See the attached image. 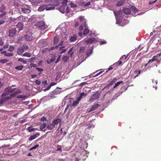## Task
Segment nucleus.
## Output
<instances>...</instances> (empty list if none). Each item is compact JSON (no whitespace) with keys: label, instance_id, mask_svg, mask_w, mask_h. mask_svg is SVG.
Returning a JSON list of instances; mask_svg holds the SVG:
<instances>
[{"label":"nucleus","instance_id":"obj_24","mask_svg":"<svg viewBox=\"0 0 161 161\" xmlns=\"http://www.w3.org/2000/svg\"><path fill=\"white\" fill-rule=\"evenodd\" d=\"M69 59V58L67 56H64L62 58V60L64 61V62H65L67 61Z\"/></svg>","mask_w":161,"mask_h":161},{"label":"nucleus","instance_id":"obj_61","mask_svg":"<svg viewBox=\"0 0 161 161\" xmlns=\"http://www.w3.org/2000/svg\"><path fill=\"white\" fill-rule=\"evenodd\" d=\"M36 69L38 70V71L40 72H41L43 71V69H42L38 68L37 67H36Z\"/></svg>","mask_w":161,"mask_h":161},{"label":"nucleus","instance_id":"obj_38","mask_svg":"<svg viewBox=\"0 0 161 161\" xmlns=\"http://www.w3.org/2000/svg\"><path fill=\"white\" fill-rule=\"evenodd\" d=\"M36 57H32L30 59H29V62L30 63L34 62V60H35L36 59Z\"/></svg>","mask_w":161,"mask_h":161},{"label":"nucleus","instance_id":"obj_20","mask_svg":"<svg viewBox=\"0 0 161 161\" xmlns=\"http://www.w3.org/2000/svg\"><path fill=\"white\" fill-rule=\"evenodd\" d=\"M95 40V38L94 37H92L91 38H88L86 41V42L87 44H90L94 42Z\"/></svg>","mask_w":161,"mask_h":161},{"label":"nucleus","instance_id":"obj_56","mask_svg":"<svg viewBox=\"0 0 161 161\" xmlns=\"http://www.w3.org/2000/svg\"><path fill=\"white\" fill-rule=\"evenodd\" d=\"M18 98H25V96L22 95H20L18 96V97H17Z\"/></svg>","mask_w":161,"mask_h":161},{"label":"nucleus","instance_id":"obj_46","mask_svg":"<svg viewBox=\"0 0 161 161\" xmlns=\"http://www.w3.org/2000/svg\"><path fill=\"white\" fill-rule=\"evenodd\" d=\"M35 82L36 84L37 85H39L41 84V82L40 80H37L35 81Z\"/></svg>","mask_w":161,"mask_h":161},{"label":"nucleus","instance_id":"obj_45","mask_svg":"<svg viewBox=\"0 0 161 161\" xmlns=\"http://www.w3.org/2000/svg\"><path fill=\"white\" fill-rule=\"evenodd\" d=\"M60 76L59 75H58L55 78V80L56 81L58 80L60 78Z\"/></svg>","mask_w":161,"mask_h":161},{"label":"nucleus","instance_id":"obj_48","mask_svg":"<svg viewBox=\"0 0 161 161\" xmlns=\"http://www.w3.org/2000/svg\"><path fill=\"white\" fill-rule=\"evenodd\" d=\"M119 11H116L114 12V14L116 16H119Z\"/></svg>","mask_w":161,"mask_h":161},{"label":"nucleus","instance_id":"obj_50","mask_svg":"<svg viewBox=\"0 0 161 161\" xmlns=\"http://www.w3.org/2000/svg\"><path fill=\"white\" fill-rule=\"evenodd\" d=\"M46 120H47L46 118L44 117H42L41 119V121H42V122L45 121Z\"/></svg>","mask_w":161,"mask_h":161},{"label":"nucleus","instance_id":"obj_54","mask_svg":"<svg viewBox=\"0 0 161 161\" xmlns=\"http://www.w3.org/2000/svg\"><path fill=\"white\" fill-rule=\"evenodd\" d=\"M1 13H2V14H0V17L3 16L6 14V13L5 12H2Z\"/></svg>","mask_w":161,"mask_h":161},{"label":"nucleus","instance_id":"obj_49","mask_svg":"<svg viewBox=\"0 0 161 161\" xmlns=\"http://www.w3.org/2000/svg\"><path fill=\"white\" fill-rule=\"evenodd\" d=\"M90 4H91L90 2H88L86 3H85V4H84V7H87V6H88L90 5Z\"/></svg>","mask_w":161,"mask_h":161},{"label":"nucleus","instance_id":"obj_29","mask_svg":"<svg viewBox=\"0 0 161 161\" xmlns=\"http://www.w3.org/2000/svg\"><path fill=\"white\" fill-rule=\"evenodd\" d=\"M23 56L25 57H30L31 56V54L30 53H28L27 52H25L23 54Z\"/></svg>","mask_w":161,"mask_h":161},{"label":"nucleus","instance_id":"obj_44","mask_svg":"<svg viewBox=\"0 0 161 161\" xmlns=\"http://www.w3.org/2000/svg\"><path fill=\"white\" fill-rule=\"evenodd\" d=\"M152 59H153V61H156V60H157V59H158V58L157 57V56H156V55H155V56H154Z\"/></svg>","mask_w":161,"mask_h":161},{"label":"nucleus","instance_id":"obj_55","mask_svg":"<svg viewBox=\"0 0 161 161\" xmlns=\"http://www.w3.org/2000/svg\"><path fill=\"white\" fill-rule=\"evenodd\" d=\"M133 10L132 11L135 13H136V12H137L138 9L136 8H135L134 7V8L132 9Z\"/></svg>","mask_w":161,"mask_h":161},{"label":"nucleus","instance_id":"obj_11","mask_svg":"<svg viewBox=\"0 0 161 161\" xmlns=\"http://www.w3.org/2000/svg\"><path fill=\"white\" fill-rule=\"evenodd\" d=\"M23 24L22 22H19L17 24L16 29L17 28L18 29L19 31H20L23 28Z\"/></svg>","mask_w":161,"mask_h":161},{"label":"nucleus","instance_id":"obj_57","mask_svg":"<svg viewBox=\"0 0 161 161\" xmlns=\"http://www.w3.org/2000/svg\"><path fill=\"white\" fill-rule=\"evenodd\" d=\"M60 58V56H59L57 58V60L55 61V63H57L58 62Z\"/></svg>","mask_w":161,"mask_h":161},{"label":"nucleus","instance_id":"obj_39","mask_svg":"<svg viewBox=\"0 0 161 161\" xmlns=\"http://www.w3.org/2000/svg\"><path fill=\"white\" fill-rule=\"evenodd\" d=\"M56 151H60L61 152H62V147L61 146L58 145L57 146V149Z\"/></svg>","mask_w":161,"mask_h":161},{"label":"nucleus","instance_id":"obj_51","mask_svg":"<svg viewBox=\"0 0 161 161\" xmlns=\"http://www.w3.org/2000/svg\"><path fill=\"white\" fill-rule=\"evenodd\" d=\"M7 62V59H3V60H1L0 61V62L1 63H6Z\"/></svg>","mask_w":161,"mask_h":161},{"label":"nucleus","instance_id":"obj_64","mask_svg":"<svg viewBox=\"0 0 161 161\" xmlns=\"http://www.w3.org/2000/svg\"><path fill=\"white\" fill-rule=\"evenodd\" d=\"M16 94V93L15 92L14 93H12V94H10V96L12 97H14L15 96Z\"/></svg>","mask_w":161,"mask_h":161},{"label":"nucleus","instance_id":"obj_2","mask_svg":"<svg viewBox=\"0 0 161 161\" xmlns=\"http://www.w3.org/2000/svg\"><path fill=\"white\" fill-rule=\"evenodd\" d=\"M86 96V94L84 92L80 93V96L77 98L75 101L73 102L72 106H77L79 104L80 101L82 99V97H85Z\"/></svg>","mask_w":161,"mask_h":161},{"label":"nucleus","instance_id":"obj_62","mask_svg":"<svg viewBox=\"0 0 161 161\" xmlns=\"http://www.w3.org/2000/svg\"><path fill=\"white\" fill-rule=\"evenodd\" d=\"M42 83L44 85H47V80H44L42 82Z\"/></svg>","mask_w":161,"mask_h":161},{"label":"nucleus","instance_id":"obj_16","mask_svg":"<svg viewBox=\"0 0 161 161\" xmlns=\"http://www.w3.org/2000/svg\"><path fill=\"white\" fill-rule=\"evenodd\" d=\"M24 50H23L22 47H19L17 51V53L19 55H21L24 52Z\"/></svg>","mask_w":161,"mask_h":161},{"label":"nucleus","instance_id":"obj_1","mask_svg":"<svg viewBox=\"0 0 161 161\" xmlns=\"http://www.w3.org/2000/svg\"><path fill=\"white\" fill-rule=\"evenodd\" d=\"M50 4L47 5H43L40 6L38 8V11H42L46 9V10H50L54 8V5H53L52 7H50Z\"/></svg>","mask_w":161,"mask_h":161},{"label":"nucleus","instance_id":"obj_37","mask_svg":"<svg viewBox=\"0 0 161 161\" xmlns=\"http://www.w3.org/2000/svg\"><path fill=\"white\" fill-rule=\"evenodd\" d=\"M123 4V2L122 1H119L116 4V6L119 7L122 5Z\"/></svg>","mask_w":161,"mask_h":161},{"label":"nucleus","instance_id":"obj_30","mask_svg":"<svg viewBox=\"0 0 161 161\" xmlns=\"http://www.w3.org/2000/svg\"><path fill=\"white\" fill-rule=\"evenodd\" d=\"M73 47L71 48L69 50V51L68 52V54H70V57H72L73 54V52H72L73 50Z\"/></svg>","mask_w":161,"mask_h":161},{"label":"nucleus","instance_id":"obj_15","mask_svg":"<svg viewBox=\"0 0 161 161\" xmlns=\"http://www.w3.org/2000/svg\"><path fill=\"white\" fill-rule=\"evenodd\" d=\"M39 135H40L39 133H37L35 135H33L29 137V141H32V140L35 139V138H36Z\"/></svg>","mask_w":161,"mask_h":161},{"label":"nucleus","instance_id":"obj_7","mask_svg":"<svg viewBox=\"0 0 161 161\" xmlns=\"http://www.w3.org/2000/svg\"><path fill=\"white\" fill-rule=\"evenodd\" d=\"M99 106H100V105H99L97 103L94 104L93 105L92 107L88 111V112H92L94 110H95L96 109H97Z\"/></svg>","mask_w":161,"mask_h":161},{"label":"nucleus","instance_id":"obj_60","mask_svg":"<svg viewBox=\"0 0 161 161\" xmlns=\"http://www.w3.org/2000/svg\"><path fill=\"white\" fill-rule=\"evenodd\" d=\"M79 18L80 21H82V20H84V17H83L82 16H80L79 17Z\"/></svg>","mask_w":161,"mask_h":161},{"label":"nucleus","instance_id":"obj_23","mask_svg":"<svg viewBox=\"0 0 161 161\" xmlns=\"http://www.w3.org/2000/svg\"><path fill=\"white\" fill-rule=\"evenodd\" d=\"M76 36L74 35L73 36H71L70 38V40L71 42H73L76 40Z\"/></svg>","mask_w":161,"mask_h":161},{"label":"nucleus","instance_id":"obj_59","mask_svg":"<svg viewBox=\"0 0 161 161\" xmlns=\"http://www.w3.org/2000/svg\"><path fill=\"white\" fill-rule=\"evenodd\" d=\"M122 63V62L121 61L119 60L117 63H116V64H118V65H119L121 64Z\"/></svg>","mask_w":161,"mask_h":161},{"label":"nucleus","instance_id":"obj_53","mask_svg":"<svg viewBox=\"0 0 161 161\" xmlns=\"http://www.w3.org/2000/svg\"><path fill=\"white\" fill-rule=\"evenodd\" d=\"M30 65L31 66V67H36V64H30Z\"/></svg>","mask_w":161,"mask_h":161},{"label":"nucleus","instance_id":"obj_63","mask_svg":"<svg viewBox=\"0 0 161 161\" xmlns=\"http://www.w3.org/2000/svg\"><path fill=\"white\" fill-rule=\"evenodd\" d=\"M8 91H9V92L11 93L13 92L14 91V89L12 90L11 89V87H10L9 88V89H8Z\"/></svg>","mask_w":161,"mask_h":161},{"label":"nucleus","instance_id":"obj_34","mask_svg":"<svg viewBox=\"0 0 161 161\" xmlns=\"http://www.w3.org/2000/svg\"><path fill=\"white\" fill-rule=\"evenodd\" d=\"M21 47L23 48V50H24V51H26L29 48V47H28V46L27 45H24Z\"/></svg>","mask_w":161,"mask_h":161},{"label":"nucleus","instance_id":"obj_12","mask_svg":"<svg viewBox=\"0 0 161 161\" xmlns=\"http://www.w3.org/2000/svg\"><path fill=\"white\" fill-rule=\"evenodd\" d=\"M66 5H62L59 8V11L62 13H64L65 12V8H66Z\"/></svg>","mask_w":161,"mask_h":161},{"label":"nucleus","instance_id":"obj_43","mask_svg":"<svg viewBox=\"0 0 161 161\" xmlns=\"http://www.w3.org/2000/svg\"><path fill=\"white\" fill-rule=\"evenodd\" d=\"M70 5L71 8H75L77 7L76 5L75 4L72 3H70Z\"/></svg>","mask_w":161,"mask_h":161},{"label":"nucleus","instance_id":"obj_36","mask_svg":"<svg viewBox=\"0 0 161 161\" xmlns=\"http://www.w3.org/2000/svg\"><path fill=\"white\" fill-rule=\"evenodd\" d=\"M127 57V56H126L125 55H124L122 56L120 58V60H123L125 59Z\"/></svg>","mask_w":161,"mask_h":161},{"label":"nucleus","instance_id":"obj_21","mask_svg":"<svg viewBox=\"0 0 161 161\" xmlns=\"http://www.w3.org/2000/svg\"><path fill=\"white\" fill-rule=\"evenodd\" d=\"M27 130L29 132H31L34 131L35 130H37L36 128H32V126H30L27 128Z\"/></svg>","mask_w":161,"mask_h":161},{"label":"nucleus","instance_id":"obj_3","mask_svg":"<svg viewBox=\"0 0 161 161\" xmlns=\"http://www.w3.org/2000/svg\"><path fill=\"white\" fill-rule=\"evenodd\" d=\"M17 30L14 26L10 27L8 31V36L10 37L14 36L16 34Z\"/></svg>","mask_w":161,"mask_h":161},{"label":"nucleus","instance_id":"obj_52","mask_svg":"<svg viewBox=\"0 0 161 161\" xmlns=\"http://www.w3.org/2000/svg\"><path fill=\"white\" fill-rule=\"evenodd\" d=\"M79 5L81 6H84L85 2H81L79 3Z\"/></svg>","mask_w":161,"mask_h":161},{"label":"nucleus","instance_id":"obj_9","mask_svg":"<svg viewBox=\"0 0 161 161\" xmlns=\"http://www.w3.org/2000/svg\"><path fill=\"white\" fill-rule=\"evenodd\" d=\"M117 80V78H114L113 79L110 80V82L107 85L108 87L111 86L113 85Z\"/></svg>","mask_w":161,"mask_h":161},{"label":"nucleus","instance_id":"obj_22","mask_svg":"<svg viewBox=\"0 0 161 161\" xmlns=\"http://www.w3.org/2000/svg\"><path fill=\"white\" fill-rule=\"evenodd\" d=\"M46 126H47V125L45 123H44L42 124L41 125L40 127V128L41 130L43 131H45V130H43V129L45 128L46 127Z\"/></svg>","mask_w":161,"mask_h":161},{"label":"nucleus","instance_id":"obj_32","mask_svg":"<svg viewBox=\"0 0 161 161\" xmlns=\"http://www.w3.org/2000/svg\"><path fill=\"white\" fill-rule=\"evenodd\" d=\"M85 51V47H81L80 48V53H82Z\"/></svg>","mask_w":161,"mask_h":161},{"label":"nucleus","instance_id":"obj_28","mask_svg":"<svg viewBox=\"0 0 161 161\" xmlns=\"http://www.w3.org/2000/svg\"><path fill=\"white\" fill-rule=\"evenodd\" d=\"M89 32V30L87 28H86L84 30L83 34L84 35H86L88 34Z\"/></svg>","mask_w":161,"mask_h":161},{"label":"nucleus","instance_id":"obj_33","mask_svg":"<svg viewBox=\"0 0 161 161\" xmlns=\"http://www.w3.org/2000/svg\"><path fill=\"white\" fill-rule=\"evenodd\" d=\"M123 83V81H121L119 82H117L115 84V85L114 86V88H115L117 86H118L119 84L122 83Z\"/></svg>","mask_w":161,"mask_h":161},{"label":"nucleus","instance_id":"obj_25","mask_svg":"<svg viewBox=\"0 0 161 161\" xmlns=\"http://www.w3.org/2000/svg\"><path fill=\"white\" fill-rule=\"evenodd\" d=\"M58 39L57 36H55L53 39V44L56 45L58 44Z\"/></svg>","mask_w":161,"mask_h":161},{"label":"nucleus","instance_id":"obj_42","mask_svg":"<svg viewBox=\"0 0 161 161\" xmlns=\"http://www.w3.org/2000/svg\"><path fill=\"white\" fill-rule=\"evenodd\" d=\"M141 71L140 70H136L134 71L135 73H138V74L135 77V78L138 76V75L140 73Z\"/></svg>","mask_w":161,"mask_h":161},{"label":"nucleus","instance_id":"obj_26","mask_svg":"<svg viewBox=\"0 0 161 161\" xmlns=\"http://www.w3.org/2000/svg\"><path fill=\"white\" fill-rule=\"evenodd\" d=\"M23 67V65H19L16 67L15 69L18 70H21L22 69Z\"/></svg>","mask_w":161,"mask_h":161},{"label":"nucleus","instance_id":"obj_41","mask_svg":"<svg viewBox=\"0 0 161 161\" xmlns=\"http://www.w3.org/2000/svg\"><path fill=\"white\" fill-rule=\"evenodd\" d=\"M13 54L11 53H7L5 54V56L8 57H11L13 56Z\"/></svg>","mask_w":161,"mask_h":161},{"label":"nucleus","instance_id":"obj_31","mask_svg":"<svg viewBox=\"0 0 161 161\" xmlns=\"http://www.w3.org/2000/svg\"><path fill=\"white\" fill-rule=\"evenodd\" d=\"M18 61L20 62H22L24 64H25L27 63V62L26 60H24L22 58H19L18 60Z\"/></svg>","mask_w":161,"mask_h":161},{"label":"nucleus","instance_id":"obj_19","mask_svg":"<svg viewBox=\"0 0 161 161\" xmlns=\"http://www.w3.org/2000/svg\"><path fill=\"white\" fill-rule=\"evenodd\" d=\"M4 96V94L3 93L2 95V97L1 99H2L4 102L7 101L8 99L10 98V97L9 96Z\"/></svg>","mask_w":161,"mask_h":161},{"label":"nucleus","instance_id":"obj_40","mask_svg":"<svg viewBox=\"0 0 161 161\" xmlns=\"http://www.w3.org/2000/svg\"><path fill=\"white\" fill-rule=\"evenodd\" d=\"M60 1H61L62 2V3L63 4L66 5L67 4V3L68 2V0H60Z\"/></svg>","mask_w":161,"mask_h":161},{"label":"nucleus","instance_id":"obj_5","mask_svg":"<svg viewBox=\"0 0 161 161\" xmlns=\"http://www.w3.org/2000/svg\"><path fill=\"white\" fill-rule=\"evenodd\" d=\"M32 33L31 32L28 31L26 32V34L25 35L24 37L27 41H31L33 39L32 36Z\"/></svg>","mask_w":161,"mask_h":161},{"label":"nucleus","instance_id":"obj_8","mask_svg":"<svg viewBox=\"0 0 161 161\" xmlns=\"http://www.w3.org/2000/svg\"><path fill=\"white\" fill-rule=\"evenodd\" d=\"M61 120L60 118H57L54 119L53 121V123L56 126V125H58V123L60 124V125L61 124Z\"/></svg>","mask_w":161,"mask_h":161},{"label":"nucleus","instance_id":"obj_6","mask_svg":"<svg viewBox=\"0 0 161 161\" xmlns=\"http://www.w3.org/2000/svg\"><path fill=\"white\" fill-rule=\"evenodd\" d=\"M99 98V96L97 93H94L93 94L91 97L90 99V101L93 102L96 99H97Z\"/></svg>","mask_w":161,"mask_h":161},{"label":"nucleus","instance_id":"obj_35","mask_svg":"<svg viewBox=\"0 0 161 161\" xmlns=\"http://www.w3.org/2000/svg\"><path fill=\"white\" fill-rule=\"evenodd\" d=\"M14 49V46H10L9 49H8V50L10 52H13Z\"/></svg>","mask_w":161,"mask_h":161},{"label":"nucleus","instance_id":"obj_47","mask_svg":"<svg viewBox=\"0 0 161 161\" xmlns=\"http://www.w3.org/2000/svg\"><path fill=\"white\" fill-rule=\"evenodd\" d=\"M83 29V25H80L79 28V30L80 31H81Z\"/></svg>","mask_w":161,"mask_h":161},{"label":"nucleus","instance_id":"obj_27","mask_svg":"<svg viewBox=\"0 0 161 161\" xmlns=\"http://www.w3.org/2000/svg\"><path fill=\"white\" fill-rule=\"evenodd\" d=\"M92 49H87L86 52V55L87 56H89L92 53Z\"/></svg>","mask_w":161,"mask_h":161},{"label":"nucleus","instance_id":"obj_10","mask_svg":"<svg viewBox=\"0 0 161 161\" xmlns=\"http://www.w3.org/2000/svg\"><path fill=\"white\" fill-rule=\"evenodd\" d=\"M17 19L19 20L20 21H26L28 20V18L27 17H25L23 15H20L18 17Z\"/></svg>","mask_w":161,"mask_h":161},{"label":"nucleus","instance_id":"obj_58","mask_svg":"<svg viewBox=\"0 0 161 161\" xmlns=\"http://www.w3.org/2000/svg\"><path fill=\"white\" fill-rule=\"evenodd\" d=\"M3 42H2V39L0 38V46H2L3 45Z\"/></svg>","mask_w":161,"mask_h":161},{"label":"nucleus","instance_id":"obj_18","mask_svg":"<svg viewBox=\"0 0 161 161\" xmlns=\"http://www.w3.org/2000/svg\"><path fill=\"white\" fill-rule=\"evenodd\" d=\"M4 96V94L3 93L2 95V97L1 99H2L4 102L7 101L8 99L10 98V97L9 96Z\"/></svg>","mask_w":161,"mask_h":161},{"label":"nucleus","instance_id":"obj_14","mask_svg":"<svg viewBox=\"0 0 161 161\" xmlns=\"http://www.w3.org/2000/svg\"><path fill=\"white\" fill-rule=\"evenodd\" d=\"M123 12L126 14H128L131 12L130 10L128 8H124L123 9Z\"/></svg>","mask_w":161,"mask_h":161},{"label":"nucleus","instance_id":"obj_13","mask_svg":"<svg viewBox=\"0 0 161 161\" xmlns=\"http://www.w3.org/2000/svg\"><path fill=\"white\" fill-rule=\"evenodd\" d=\"M53 123L48 124L47 125V128L49 130H52L55 127V126Z\"/></svg>","mask_w":161,"mask_h":161},{"label":"nucleus","instance_id":"obj_4","mask_svg":"<svg viewBox=\"0 0 161 161\" xmlns=\"http://www.w3.org/2000/svg\"><path fill=\"white\" fill-rule=\"evenodd\" d=\"M36 27L40 30H44L45 28V26L44 23L42 21H39L36 24Z\"/></svg>","mask_w":161,"mask_h":161},{"label":"nucleus","instance_id":"obj_17","mask_svg":"<svg viewBox=\"0 0 161 161\" xmlns=\"http://www.w3.org/2000/svg\"><path fill=\"white\" fill-rule=\"evenodd\" d=\"M21 10L25 14H27L30 12L31 10L28 8H22Z\"/></svg>","mask_w":161,"mask_h":161}]
</instances>
